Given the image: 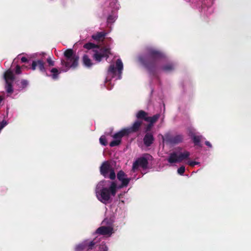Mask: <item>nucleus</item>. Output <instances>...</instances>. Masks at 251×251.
<instances>
[{"mask_svg":"<svg viewBox=\"0 0 251 251\" xmlns=\"http://www.w3.org/2000/svg\"><path fill=\"white\" fill-rule=\"evenodd\" d=\"M138 60L147 68L151 74L170 73L174 72L177 67L175 62L167 59L162 51L153 47H148L146 54L140 55Z\"/></svg>","mask_w":251,"mask_h":251,"instance_id":"obj_1","label":"nucleus"},{"mask_svg":"<svg viewBox=\"0 0 251 251\" xmlns=\"http://www.w3.org/2000/svg\"><path fill=\"white\" fill-rule=\"evenodd\" d=\"M121 184L109 180H101L97 185L95 189L96 196L98 200L104 204L109 203L118 189L126 187L131 178L123 171H119L117 175Z\"/></svg>","mask_w":251,"mask_h":251,"instance_id":"obj_2","label":"nucleus"},{"mask_svg":"<svg viewBox=\"0 0 251 251\" xmlns=\"http://www.w3.org/2000/svg\"><path fill=\"white\" fill-rule=\"evenodd\" d=\"M65 60L61 61L62 68L60 71L55 68L51 69V76L53 79H57L61 72H66L70 69H75L78 64V56L74 53L72 49H68L64 52Z\"/></svg>","mask_w":251,"mask_h":251,"instance_id":"obj_3","label":"nucleus"},{"mask_svg":"<svg viewBox=\"0 0 251 251\" xmlns=\"http://www.w3.org/2000/svg\"><path fill=\"white\" fill-rule=\"evenodd\" d=\"M123 70V64L121 59H118L114 63H111L107 71L105 80L104 81L105 87L108 90L112 89L114 83L112 81L122 78V75Z\"/></svg>","mask_w":251,"mask_h":251,"instance_id":"obj_4","label":"nucleus"},{"mask_svg":"<svg viewBox=\"0 0 251 251\" xmlns=\"http://www.w3.org/2000/svg\"><path fill=\"white\" fill-rule=\"evenodd\" d=\"M101 226L97 229L93 233L95 236L94 239H97V243L104 237H109L114 233L113 221L106 218L101 223Z\"/></svg>","mask_w":251,"mask_h":251,"instance_id":"obj_5","label":"nucleus"},{"mask_svg":"<svg viewBox=\"0 0 251 251\" xmlns=\"http://www.w3.org/2000/svg\"><path fill=\"white\" fill-rule=\"evenodd\" d=\"M84 48L88 50H92L94 52L93 58L97 62H100L103 58H107L110 53L109 49L100 48L92 43L85 44Z\"/></svg>","mask_w":251,"mask_h":251,"instance_id":"obj_6","label":"nucleus"},{"mask_svg":"<svg viewBox=\"0 0 251 251\" xmlns=\"http://www.w3.org/2000/svg\"><path fill=\"white\" fill-rule=\"evenodd\" d=\"M190 155L189 151L183 150L181 148H177L170 153L167 161L170 164L180 163L188 159Z\"/></svg>","mask_w":251,"mask_h":251,"instance_id":"obj_7","label":"nucleus"},{"mask_svg":"<svg viewBox=\"0 0 251 251\" xmlns=\"http://www.w3.org/2000/svg\"><path fill=\"white\" fill-rule=\"evenodd\" d=\"M101 174L105 177L113 180L116 177V174L112 165L108 161L104 162L100 167Z\"/></svg>","mask_w":251,"mask_h":251,"instance_id":"obj_8","label":"nucleus"},{"mask_svg":"<svg viewBox=\"0 0 251 251\" xmlns=\"http://www.w3.org/2000/svg\"><path fill=\"white\" fill-rule=\"evenodd\" d=\"M151 156L149 154H144L141 157L138 158L133 164L132 170L135 172L139 168L146 169L148 164V161L151 159Z\"/></svg>","mask_w":251,"mask_h":251,"instance_id":"obj_9","label":"nucleus"},{"mask_svg":"<svg viewBox=\"0 0 251 251\" xmlns=\"http://www.w3.org/2000/svg\"><path fill=\"white\" fill-rule=\"evenodd\" d=\"M97 239L92 240H85L82 242L77 244L75 247V251H87L93 249L97 244Z\"/></svg>","mask_w":251,"mask_h":251,"instance_id":"obj_10","label":"nucleus"},{"mask_svg":"<svg viewBox=\"0 0 251 251\" xmlns=\"http://www.w3.org/2000/svg\"><path fill=\"white\" fill-rule=\"evenodd\" d=\"M4 78L5 81V88L7 93V96H9L13 92L12 83L14 79V75L12 71L7 70L4 74Z\"/></svg>","mask_w":251,"mask_h":251,"instance_id":"obj_11","label":"nucleus"},{"mask_svg":"<svg viewBox=\"0 0 251 251\" xmlns=\"http://www.w3.org/2000/svg\"><path fill=\"white\" fill-rule=\"evenodd\" d=\"M127 135L128 134L124 128L121 129L112 136L113 140L110 143L109 146L111 147L118 146L121 142L122 138L124 136Z\"/></svg>","mask_w":251,"mask_h":251,"instance_id":"obj_12","label":"nucleus"},{"mask_svg":"<svg viewBox=\"0 0 251 251\" xmlns=\"http://www.w3.org/2000/svg\"><path fill=\"white\" fill-rule=\"evenodd\" d=\"M162 139L163 142L170 144H177L182 141L183 137L181 135L172 136L170 133H166L164 136H162Z\"/></svg>","mask_w":251,"mask_h":251,"instance_id":"obj_13","label":"nucleus"},{"mask_svg":"<svg viewBox=\"0 0 251 251\" xmlns=\"http://www.w3.org/2000/svg\"><path fill=\"white\" fill-rule=\"evenodd\" d=\"M38 67L40 71L44 73H45L48 75L46 69L45 67V63L41 60H38L33 61L32 63V69L35 70L36 67Z\"/></svg>","mask_w":251,"mask_h":251,"instance_id":"obj_14","label":"nucleus"},{"mask_svg":"<svg viewBox=\"0 0 251 251\" xmlns=\"http://www.w3.org/2000/svg\"><path fill=\"white\" fill-rule=\"evenodd\" d=\"M142 124V122L137 120L135 121L133 125L131 127H128L126 128H125V130H126V132L127 133L128 135H129L130 133L132 132H135L137 131L139 127H140L141 125Z\"/></svg>","mask_w":251,"mask_h":251,"instance_id":"obj_15","label":"nucleus"},{"mask_svg":"<svg viewBox=\"0 0 251 251\" xmlns=\"http://www.w3.org/2000/svg\"><path fill=\"white\" fill-rule=\"evenodd\" d=\"M160 117L159 114H156L151 117H146L145 121L149 122L150 124L146 127V131H150L153 126V124L159 119Z\"/></svg>","mask_w":251,"mask_h":251,"instance_id":"obj_16","label":"nucleus"},{"mask_svg":"<svg viewBox=\"0 0 251 251\" xmlns=\"http://www.w3.org/2000/svg\"><path fill=\"white\" fill-rule=\"evenodd\" d=\"M154 141V137L151 133L147 132L143 139L145 145L147 147L150 146Z\"/></svg>","mask_w":251,"mask_h":251,"instance_id":"obj_17","label":"nucleus"},{"mask_svg":"<svg viewBox=\"0 0 251 251\" xmlns=\"http://www.w3.org/2000/svg\"><path fill=\"white\" fill-rule=\"evenodd\" d=\"M115 215L119 218L125 217L126 215V210L124 207L117 206L114 212Z\"/></svg>","mask_w":251,"mask_h":251,"instance_id":"obj_18","label":"nucleus"},{"mask_svg":"<svg viewBox=\"0 0 251 251\" xmlns=\"http://www.w3.org/2000/svg\"><path fill=\"white\" fill-rule=\"evenodd\" d=\"M82 63L84 67L87 68H91L94 64L92 60L87 55L84 54L82 57Z\"/></svg>","mask_w":251,"mask_h":251,"instance_id":"obj_19","label":"nucleus"},{"mask_svg":"<svg viewBox=\"0 0 251 251\" xmlns=\"http://www.w3.org/2000/svg\"><path fill=\"white\" fill-rule=\"evenodd\" d=\"M189 134L192 137L195 145H199L202 137L201 136L197 135L193 131H190Z\"/></svg>","mask_w":251,"mask_h":251,"instance_id":"obj_20","label":"nucleus"},{"mask_svg":"<svg viewBox=\"0 0 251 251\" xmlns=\"http://www.w3.org/2000/svg\"><path fill=\"white\" fill-rule=\"evenodd\" d=\"M107 33L105 32H99L94 34L92 36V38L95 41H100L102 40L104 37L106 35Z\"/></svg>","mask_w":251,"mask_h":251,"instance_id":"obj_21","label":"nucleus"},{"mask_svg":"<svg viewBox=\"0 0 251 251\" xmlns=\"http://www.w3.org/2000/svg\"><path fill=\"white\" fill-rule=\"evenodd\" d=\"M117 18V14L116 12H112V13L109 15L107 18V24H111L115 22Z\"/></svg>","mask_w":251,"mask_h":251,"instance_id":"obj_22","label":"nucleus"},{"mask_svg":"<svg viewBox=\"0 0 251 251\" xmlns=\"http://www.w3.org/2000/svg\"><path fill=\"white\" fill-rule=\"evenodd\" d=\"M109 6L112 9V12H116L120 7V4L118 2L117 0H111Z\"/></svg>","mask_w":251,"mask_h":251,"instance_id":"obj_23","label":"nucleus"},{"mask_svg":"<svg viewBox=\"0 0 251 251\" xmlns=\"http://www.w3.org/2000/svg\"><path fill=\"white\" fill-rule=\"evenodd\" d=\"M147 113H146L145 111L140 110L137 113L136 117L138 119H143L145 120V118L146 117H148L147 116Z\"/></svg>","mask_w":251,"mask_h":251,"instance_id":"obj_24","label":"nucleus"},{"mask_svg":"<svg viewBox=\"0 0 251 251\" xmlns=\"http://www.w3.org/2000/svg\"><path fill=\"white\" fill-rule=\"evenodd\" d=\"M100 143L101 145L106 146L107 144L105 136L102 135L100 138Z\"/></svg>","mask_w":251,"mask_h":251,"instance_id":"obj_25","label":"nucleus"},{"mask_svg":"<svg viewBox=\"0 0 251 251\" xmlns=\"http://www.w3.org/2000/svg\"><path fill=\"white\" fill-rule=\"evenodd\" d=\"M108 247L105 244H102L100 246L97 251H108Z\"/></svg>","mask_w":251,"mask_h":251,"instance_id":"obj_26","label":"nucleus"},{"mask_svg":"<svg viewBox=\"0 0 251 251\" xmlns=\"http://www.w3.org/2000/svg\"><path fill=\"white\" fill-rule=\"evenodd\" d=\"M186 163L191 167H194L195 165L200 164V163L195 161L188 160Z\"/></svg>","mask_w":251,"mask_h":251,"instance_id":"obj_27","label":"nucleus"},{"mask_svg":"<svg viewBox=\"0 0 251 251\" xmlns=\"http://www.w3.org/2000/svg\"><path fill=\"white\" fill-rule=\"evenodd\" d=\"M185 170V167L181 166L177 169V173L180 175H183Z\"/></svg>","mask_w":251,"mask_h":251,"instance_id":"obj_28","label":"nucleus"},{"mask_svg":"<svg viewBox=\"0 0 251 251\" xmlns=\"http://www.w3.org/2000/svg\"><path fill=\"white\" fill-rule=\"evenodd\" d=\"M21 83L22 88H24L28 85V81L26 80L23 79L21 81Z\"/></svg>","mask_w":251,"mask_h":251,"instance_id":"obj_29","label":"nucleus"},{"mask_svg":"<svg viewBox=\"0 0 251 251\" xmlns=\"http://www.w3.org/2000/svg\"><path fill=\"white\" fill-rule=\"evenodd\" d=\"M47 61L50 66H53L54 65V62L53 60H52L51 58H48L47 59Z\"/></svg>","mask_w":251,"mask_h":251,"instance_id":"obj_30","label":"nucleus"},{"mask_svg":"<svg viewBox=\"0 0 251 251\" xmlns=\"http://www.w3.org/2000/svg\"><path fill=\"white\" fill-rule=\"evenodd\" d=\"M15 71L16 74H20L21 73V67L19 66H17Z\"/></svg>","mask_w":251,"mask_h":251,"instance_id":"obj_31","label":"nucleus"},{"mask_svg":"<svg viewBox=\"0 0 251 251\" xmlns=\"http://www.w3.org/2000/svg\"><path fill=\"white\" fill-rule=\"evenodd\" d=\"M205 144L209 148H211L212 147V146L211 144L209 141H205Z\"/></svg>","mask_w":251,"mask_h":251,"instance_id":"obj_32","label":"nucleus"},{"mask_svg":"<svg viewBox=\"0 0 251 251\" xmlns=\"http://www.w3.org/2000/svg\"><path fill=\"white\" fill-rule=\"evenodd\" d=\"M21 61L23 63L26 62L27 61V58L25 57H21Z\"/></svg>","mask_w":251,"mask_h":251,"instance_id":"obj_33","label":"nucleus"}]
</instances>
